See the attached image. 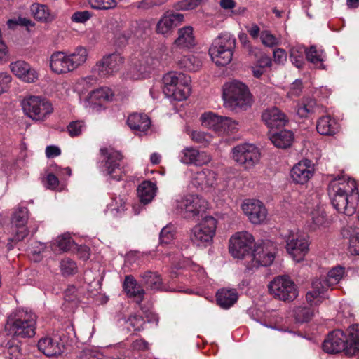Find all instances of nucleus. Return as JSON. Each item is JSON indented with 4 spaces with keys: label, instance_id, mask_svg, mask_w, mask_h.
<instances>
[{
    "label": "nucleus",
    "instance_id": "37",
    "mask_svg": "<svg viewBox=\"0 0 359 359\" xmlns=\"http://www.w3.org/2000/svg\"><path fill=\"white\" fill-rule=\"evenodd\" d=\"M309 217L311 220V228L313 230L328 225L325 212L323 207L316 205L309 212Z\"/></svg>",
    "mask_w": 359,
    "mask_h": 359
},
{
    "label": "nucleus",
    "instance_id": "1",
    "mask_svg": "<svg viewBox=\"0 0 359 359\" xmlns=\"http://www.w3.org/2000/svg\"><path fill=\"white\" fill-rule=\"evenodd\" d=\"M328 195L333 207L340 213L351 216L356 210L359 193L355 180L338 177L330 181Z\"/></svg>",
    "mask_w": 359,
    "mask_h": 359
},
{
    "label": "nucleus",
    "instance_id": "7",
    "mask_svg": "<svg viewBox=\"0 0 359 359\" xmlns=\"http://www.w3.org/2000/svg\"><path fill=\"white\" fill-rule=\"evenodd\" d=\"M274 297L282 301H293L299 294L298 287L287 276H278L268 285Z\"/></svg>",
    "mask_w": 359,
    "mask_h": 359
},
{
    "label": "nucleus",
    "instance_id": "17",
    "mask_svg": "<svg viewBox=\"0 0 359 359\" xmlns=\"http://www.w3.org/2000/svg\"><path fill=\"white\" fill-rule=\"evenodd\" d=\"M177 208L185 217H194L204 212L208 206L205 199L198 195H187L177 200Z\"/></svg>",
    "mask_w": 359,
    "mask_h": 359
},
{
    "label": "nucleus",
    "instance_id": "48",
    "mask_svg": "<svg viewBox=\"0 0 359 359\" xmlns=\"http://www.w3.org/2000/svg\"><path fill=\"white\" fill-rule=\"evenodd\" d=\"M55 244L58 247L59 250L64 252L72 250L76 245L74 240L67 233L58 236Z\"/></svg>",
    "mask_w": 359,
    "mask_h": 359
},
{
    "label": "nucleus",
    "instance_id": "23",
    "mask_svg": "<svg viewBox=\"0 0 359 359\" xmlns=\"http://www.w3.org/2000/svg\"><path fill=\"white\" fill-rule=\"evenodd\" d=\"M114 93L111 88L102 87L89 93L87 98L83 101V105L89 111H93L100 107V103L111 100Z\"/></svg>",
    "mask_w": 359,
    "mask_h": 359
},
{
    "label": "nucleus",
    "instance_id": "31",
    "mask_svg": "<svg viewBox=\"0 0 359 359\" xmlns=\"http://www.w3.org/2000/svg\"><path fill=\"white\" fill-rule=\"evenodd\" d=\"M67 54L74 72L87 62L89 52L86 47L79 46L73 51H67Z\"/></svg>",
    "mask_w": 359,
    "mask_h": 359
},
{
    "label": "nucleus",
    "instance_id": "28",
    "mask_svg": "<svg viewBox=\"0 0 359 359\" xmlns=\"http://www.w3.org/2000/svg\"><path fill=\"white\" fill-rule=\"evenodd\" d=\"M127 123L132 130L141 135L150 128L151 121L146 114L134 113L128 117Z\"/></svg>",
    "mask_w": 359,
    "mask_h": 359
},
{
    "label": "nucleus",
    "instance_id": "51",
    "mask_svg": "<svg viewBox=\"0 0 359 359\" xmlns=\"http://www.w3.org/2000/svg\"><path fill=\"white\" fill-rule=\"evenodd\" d=\"M260 39L264 46L269 48H273L280 43V39L268 30L261 32Z\"/></svg>",
    "mask_w": 359,
    "mask_h": 359
},
{
    "label": "nucleus",
    "instance_id": "43",
    "mask_svg": "<svg viewBox=\"0 0 359 359\" xmlns=\"http://www.w3.org/2000/svg\"><path fill=\"white\" fill-rule=\"evenodd\" d=\"M325 57V53L322 49H318L316 46H311L306 51V59L315 65L317 67L323 69V62Z\"/></svg>",
    "mask_w": 359,
    "mask_h": 359
},
{
    "label": "nucleus",
    "instance_id": "40",
    "mask_svg": "<svg viewBox=\"0 0 359 359\" xmlns=\"http://www.w3.org/2000/svg\"><path fill=\"white\" fill-rule=\"evenodd\" d=\"M203 56L201 55H188L183 56L178 62L179 65L188 71L196 72L202 66Z\"/></svg>",
    "mask_w": 359,
    "mask_h": 359
},
{
    "label": "nucleus",
    "instance_id": "18",
    "mask_svg": "<svg viewBox=\"0 0 359 359\" xmlns=\"http://www.w3.org/2000/svg\"><path fill=\"white\" fill-rule=\"evenodd\" d=\"M158 64V60L149 54L141 55L133 60L128 72L130 79L138 80L147 78L151 70Z\"/></svg>",
    "mask_w": 359,
    "mask_h": 359
},
{
    "label": "nucleus",
    "instance_id": "55",
    "mask_svg": "<svg viewBox=\"0 0 359 359\" xmlns=\"http://www.w3.org/2000/svg\"><path fill=\"white\" fill-rule=\"evenodd\" d=\"M89 4L95 9H111L116 6L115 0H88Z\"/></svg>",
    "mask_w": 359,
    "mask_h": 359
},
{
    "label": "nucleus",
    "instance_id": "45",
    "mask_svg": "<svg viewBox=\"0 0 359 359\" xmlns=\"http://www.w3.org/2000/svg\"><path fill=\"white\" fill-rule=\"evenodd\" d=\"M307 50L302 46L298 45L292 47L290 50V59L297 68H301L304 63V55L306 56Z\"/></svg>",
    "mask_w": 359,
    "mask_h": 359
},
{
    "label": "nucleus",
    "instance_id": "22",
    "mask_svg": "<svg viewBox=\"0 0 359 359\" xmlns=\"http://www.w3.org/2000/svg\"><path fill=\"white\" fill-rule=\"evenodd\" d=\"M329 288L324 278H316L311 283V289L307 292L306 299L311 306H318L326 298V292Z\"/></svg>",
    "mask_w": 359,
    "mask_h": 359
},
{
    "label": "nucleus",
    "instance_id": "35",
    "mask_svg": "<svg viewBox=\"0 0 359 359\" xmlns=\"http://www.w3.org/2000/svg\"><path fill=\"white\" fill-rule=\"evenodd\" d=\"M156 184L150 181L142 182L137 188V195L141 203H150L156 195Z\"/></svg>",
    "mask_w": 359,
    "mask_h": 359
},
{
    "label": "nucleus",
    "instance_id": "39",
    "mask_svg": "<svg viewBox=\"0 0 359 359\" xmlns=\"http://www.w3.org/2000/svg\"><path fill=\"white\" fill-rule=\"evenodd\" d=\"M34 18L42 22H50L55 19V15L43 4H33L30 8Z\"/></svg>",
    "mask_w": 359,
    "mask_h": 359
},
{
    "label": "nucleus",
    "instance_id": "46",
    "mask_svg": "<svg viewBox=\"0 0 359 359\" xmlns=\"http://www.w3.org/2000/svg\"><path fill=\"white\" fill-rule=\"evenodd\" d=\"M344 268L341 266H336L328 271L324 279L327 281L328 285L332 287L338 284L344 275Z\"/></svg>",
    "mask_w": 359,
    "mask_h": 359
},
{
    "label": "nucleus",
    "instance_id": "15",
    "mask_svg": "<svg viewBox=\"0 0 359 359\" xmlns=\"http://www.w3.org/2000/svg\"><path fill=\"white\" fill-rule=\"evenodd\" d=\"M232 158L245 168H253L260 158L259 149L252 144H241L232 149Z\"/></svg>",
    "mask_w": 359,
    "mask_h": 359
},
{
    "label": "nucleus",
    "instance_id": "6",
    "mask_svg": "<svg viewBox=\"0 0 359 359\" xmlns=\"http://www.w3.org/2000/svg\"><path fill=\"white\" fill-rule=\"evenodd\" d=\"M24 114L36 121H45L53 111L52 104L40 96L30 95L21 102Z\"/></svg>",
    "mask_w": 359,
    "mask_h": 359
},
{
    "label": "nucleus",
    "instance_id": "44",
    "mask_svg": "<svg viewBox=\"0 0 359 359\" xmlns=\"http://www.w3.org/2000/svg\"><path fill=\"white\" fill-rule=\"evenodd\" d=\"M190 82H186V83L179 84L178 86L173 88L172 93H167L165 95L168 97L172 98L177 101H182L186 100L191 92V88L189 86Z\"/></svg>",
    "mask_w": 359,
    "mask_h": 359
},
{
    "label": "nucleus",
    "instance_id": "30",
    "mask_svg": "<svg viewBox=\"0 0 359 359\" xmlns=\"http://www.w3.org/2000/svg\"><path fill=\"white\" fill-rule=\"evenodd\" d=\"M163 93L165 95L167 93H172L174 87L179 84L186 83V82H190V77L185 74L177 72H170L164 75L163 78Z\"/></svg>",
    "mask_w": 359,
    "mask_h": 359
},
{
    "label": "nucleus",
    "instance_id": "42",
    "mask_svg": "<svg viewBox=\"0 0 359 359\" xmlns=\"http://www.w3.org/2000/svg\"><path fill=\"white\" fill-rule=\"evenodd\" d=\"M223 119V116H217L212 112L204 113L201 116L202 125L217 133L221 129Z\"/></svg>",
    "mask_w": 359,
    "mask_h": 359
},
{
    "label": "nucleus",
    "instance_id": "61",
    "mask_svg": "<svg viewBox=\"0 0 359 359\" xmlns=\"http://www.w3.org/2000/svg\"><path fill=\"white\" fill-rule=\"evenodd\" d=\"M202 0H182L177 4V8L180 10H191L197 7Z\"/></svg>",
    "mask_w": 359,
    "mask_h": 359
},
{
    "label": "nucleus",
    "instance_id": "8",
    "mask_svg": "<svg viewBox=\"0 0 359 359\" xmlns=\"http://www.w3.org/2000/svg\"><path fill=\"white\" fill-rule=\"evenodd\" d=\"M284 239L287 253L294 261H302L309 250L308 237L298 231H290L284 235Z\"/></svg>",
    "mask_w": 359,
    "mask_h": 359
},
{
    "label": "nucleus",
    "instance_id": "58",
    "mask_svg": "<svg viewBox=\"0 0 359 359\" xmlns=\"http://www.w3.org/2000/svg\"><path fill=\"white\" fill-rule=\"evenodd\" d=\"M5 355L6 359H18L20 355V350L18 345L13 341H8L6 346Z\"/></svg>",
    "mask_w": 359,
    "mask_h": 359
},
{
    "label": "nucleus",
    "instance_id": "64",
    "mask_svg": "<svg viewBox=\"0 0 359 359\" xmlns=\"http://www.w3.org/2000/svg\"><path fill=\"white\" fill-rule=\"evenodd\" d=\"M273 59L275 62L283 64L287 60V53L283 48H276L273 50Z\"/></svg>",
    "mask_w": 359,
    "mask_h": 359
},
{
    "label": "nucleus",
    "instance_id": "10",
    "mask_svg": "<svg viewBox=\"0 0 359 359\" xmlns=\"http://www.w3.org/2000/svg\"><path fill=\"white\" fill-rule=\"evenodd\" d=\"M68 337L64 330L57 331L41 338L38 348L48 357L58 356L64 352Z\"/></svg>",
    "mask_w": 359,
    "mask_h": 359
},
{
    "label": "nucleus",
    "instance_id": "4",
    "mask_svg": "<svg viewBox=\"0 0 359 359\" xmlns=\"http://www.w3.org/2000/svg\"><path fill=\"white\" fill-rule=\"evenodd\" d=\"M36 316L24 309H16L8 317L5 329L13 336L32 337L35 334Z\"/></svg>",
    "mask_w": 359,
    "mask_h": 359
},
{
    "label": "nucleus",
    "instance_id": "5",
    "mask_svg": "<svg viewBox=\"0 0 359 359\" xmlns=\"http://www.w3.org/2000/svg\"><path fill=\"white\" fill-rule=\"evenodd\" d=\"M236 46V39L230 33L225 32L217 36L209 48V55L217 66H225L232 60Z\"/></svg>",
    "mask_w": 359,
    "mask_h": 359
},
{
    "label": "nucleus",
    "instance_id": "53",
    "mask_svg": "<svg viewBox=\"0 0 359 359\" xmlns=\"http://www.w3.org/2000/svg\"><path fill=\"white\" fill-rule=\"evenodd\" d=\"M60 269L62 275L71 276L77 271V266L74 261L69 258H65L60 262Z\"/></svg>",
    "mask_w": 359,
    "mask_h": 359
},
{
    "label": "nucleus",
    "instance_id": "33",
    "mask_svg": "<svg viewBox=\"0 0 359 359\" xmlns=\"http://www.w3.org/2000/svg\"><path fill=\"white\" fill-rule=\"evenodd\" d=\"M269 139L275 147L286 149L292 145L294 140V134L290 130H283L270 134Z\"/></svg>",
    "mask_w": 359,
    "mask_h": 359
},
{
    "label": "nucleus",
    "instance_id": "38",
    "mask_svg": "<svg viewBox=\"0 0 359 359\" xmlns=\"http://www.w3.org/2000/svg\"><path fill=\"white\" fill-rule=\"evenodd\" d=\"M318 106L315 100L310 97L302 98L296 107L297 114L301 118H306L315 113Z\"/></svg>",
    "mask_w": 359,
    "mask_h": 359
},
{
    "label": "nucleus",
    "instance_id": "3",
    "mask_svg": "<svg viewBox=\"0 0 359 359\" xmlns=\"http://www.w3.org/2000/svg\"><path fill=\"white\" fill-rule=\"evenodd\" d=\"M222 98L224 107L236 112L246 111L253 102L248 87L236 80L223 86Z\"/></svg>",
    "mask_w": 359,
    "mask_h": 359
},
{
    "label": "nucleus",
    "instance_id": "32",
    "mask_svg": "<svg viewBox=\"0 0 359 359\" xmlns=\"http://www.w3.org/2000/svg\"><path fill=\"white\" fill-rule=\"evenodd\" d=\"M196 44L193 34V28L184 27L178 30V37L175 41V45L180 48H191Z\"/></svg>",
    "mask_w": 359,
    "mask_h": 359
},
{
    "label": "nucleus",
    "instance_id": "49",
    "mask_svg": "<svg viewBox=\"0 0 359 359\" xmlns=\"http://www.w3.org/2000/svg\"><path fill=\"white\" fill-rule=\"evenodd\" d=\"M127 329L130 331L139 332L143 329L144 320L141 316L131 315L126 320Z\"/></svg>",
    "mask_w": 359,
    "mask_h": 359
},
{
    "label": "nucleus",
    "instance_id": "27",
    "mask_svg": "<svg viewBox=\"0 0 359 359\" xmlns=\"http://www.w3.org/2000/svg\"><path fill=\"white\" fill-rule=\"evenodd\" d=\"M184 15L180 13H167L158 21L156 25V32L163 35L168 34L173 27L181 23Z\"/></svg>",
    "mask_w": 359,
    "mask_h": 359
},
{
    "label": "nucleus",
    "instance_id": "56",
    "mask_svg": "<svg viewBox=\"0 0 359 359\" xmlns=\"http://www.w3.org/2000/svg\"><path fill=\"white\" fill-rule=\"evenodd\" d=\"M86 130V125L83 121H72L67 126V131L71 137L80 135Z\"/></svg>",
    "mask_w": 359,
    "mask_h": 359
},
{
    "label": "nucleus",
    "instance_id": "34",
    "mask_svg": "<svg viewBox=\"0 0 359 359\" xmlns=\"http://www.w3.org/2000/svg\"><path fill=\"white\" fill-rule=\"evenodd\" d=\"M217 302L223 309H229L238 300V293L235 289H221L217 293Z\"/></svg>",
    "mask_w": 359,
    "mask_h": 359
},
{
    "label": "nucleus",
    "instance_id": "16",
    "mask_svg": "<svg viewBox=\"0 0 359 359\" xmlns=\"http://www.w3.org/2000/svg\"><path fill=\"white\" fill-rule=\"evenodd\" d=\"M241 210L250 222L253 224H262L267 219V209L259 200H244L241 204Z\"/></svg>",
    "mask_w": 359,
    "mask_h": 359
},
{
    "label": "nucleus",
    "instance_id": "13",
    "mask_svg": "<svg viewBox=\"0 0 359 359\" xmlns=\"http://www.w3.org/2000/svg\"><path fill=\"white\" fill-rule=\"evenodd\" d=\"M125 62L124 57L119 53H113L104 56L93 67L94 75L100 78H107L116 74Z\"/></svg>",
    "mask_w": 359,
    "mask_h": 359
},
{
    "label": "nucleus",
    "instance_id": "21",
    "mask_svg": "<svg viewBox=\"0 0 359 359\" xmlns=\"http://www.w3.org/2000/svg\"><path fill=\"white\" fill-rule=\"evenodd\" d=\"M180 161L187 165L202 166L211 161V157L205 151H200L193 147H187L183 149L179 155Z\"/></svg>",
    "mask_w": 359,
    "mask_h": 359
},
{
    "label": "nucleus",
    "instance_id": "26",
    "mask_svg": "<svg viewBox=\"0 0 359 359\" xmlns=\"http://www.w3.org/2000/svg\"><path fill=\"white\" fill-rule=\"evenodd\" d=\"M217 182V174L215 171L209 169H203L196 172L191 179V184L194 187L204 190L213 187Z\"/></svg>",
    "mask_w": 359,
    "mask_h": 359
},
{
    "label": "nucleus",
    "instance_id": "14",
    "mask_svg": "<svg viewBox=\"0 0 359 359\" xmlns=\"http://www.w3.org/2000/svg\"><path fill=\"white\" fill-rule=\"evenodd\" d=\"M254 242L255 238L249 232H236L229 239V252L234 258L244 259L248 257L250 259V252Z\"/></svg>",
    "mask_w": 359,
    "mask_h": 359
},
{
    "label": "nucleus",
    "instance_id": "36",
    "mask_svg": "<svg viewBox=\"0 0 359 359\" xmlns=\"http://www.w3.org/2000/svg\"><path fill=\"white\" fill-rule=\"evenodd\" d=\"M318 132L323 135H333L338 130V124L330 116H323L316 125Z\"/></svg>",
    "mask_w": 359,
    "mask_h": 359
},
{
    "label": "nucleus",
    "instance_id": "9",
    "mask_svg": "<svg viewBox=\"0 0 359 359\" xmlns=\"http://www.w3.org/2000/svg\"><path fill=\"white\" fill-rule=\"evenodd\" d=\"M217 220L212 217H205L191 229V241L197 246L210 245L215 234Z\"/></svg>",
    "mask_w": 359,
    "mask_h": 359
},
{
    "label": "nucleus",
    "instance_id": "60",
    "mask_svg": "<svg viewBox=\"0 0 359 359\" xmlns=\"http://www.w3.org/2000/svg\"><path fill=\"white\" fill-rule=\"evenodd\" d=\"M92 16L90 11H77L72 15V20L75 22L83 23L88 20Z\"/></svg>",
    "mask_w": 359,
    "mask_h": 359
},
{
    "label": "nucleus",
    "instance_id": "50",
    "mask_svg": "<svg viewBox=\"0 0 359 359\" xmlns=\"http://www.w3.org/2000/svg\"><path fill=\"white\" fill-rule=\"evenodd\" d=\"M221 126V129L218 132L219 134H233L239 129L238 123L229 117H224Z\"/></svg>",
    "mask_w": 359,
    "mask_h": 359
},
{
    "label": "nucleus",
    "instance_id": "24",
    "mask_svg": "<svg viewBox=\"0 0 359 359\" xmlns=\"http://www.w3.org/2000/svg\"><path fill=\"white\" fill-rule=\"evenodd\" d=\"M314 165L309 159H303L296 164L291 170V177L297 184H306L313 175Z\"/></svg>",
    "mask_w": 359,
    "mask_h": 359
},
{
    "label": "nucleus",
    "instance_id": "19",
    "mask_svg": "<svg viewBox=\"0 0 359 359\" xmlns=\"http://www.w3.org/2000/svg\"><path fill=\"white\" fill-rule=\"evenodd\" d=\"M28 219L29 211L26 207L18 206L15 209L11 217L14 233L12 241H22L28 235L29 231L26 227Z\"/></svg>",
    "mask_w": 359,
    "mask_h": 359
},
{
    "label": "nucleus",
    "instance_id": "2",
    "mask_svg": "<svg viewBox=\"0 0 359 359\" xmlns=\"http://www.w3.org/2000/svg\"><path fill=\"white\" fill-rule=\"evenodd\" d=\"M348 333V338L340 330L332 332L324 340L323 350L327 353L346 351L347 354H354L359 351V325L350 326Z\"/></svg>",
    "mask_w": 359,
    "mask_h": 359
},
{
    "label": "nucleus",
    "instance_id": "12",
    "mask_svg": "<svg viewBox=\"0 0 359 359\" xmlns=\"http://www.w3.org/2000/svg\"><path fill=\"white\" fill-rule=\"evenodd\" d=\"M100 153L103 156L100 165L102 172L112 179L120 180L122 177L120 163L123 159L122 154L113 148H101Z\"/></svg>",
    "mask_w": 359,
    "mask_h": 359
},
{
    "label": "nucleus",
    "instance_id": "62",
    "mask_svg": "<svg viewBox=\"0 0 359 359\" xmlns=\"http://www.w3.org/2000/svg\"><path fill=\"white\" fill-rule=\"evenodd\" d=\"M302 89V81L297 79L291 84L287 95L290 97L299 96Z\"/></svg>",
    "mask_w": 359,
    "mask_h": 359
},
{
    "label": "nucleus",
    "instance_id": "47",
    "mask_svg": "<svg viewBox=\"0 0 359 359\" xmlns=\"http://www.w3.org/2000/svg\"><path fill=\"white\" fill-rule=\"evenodd\" d=\"M142 278L144 283L151 290H158L161 286V278L154 272L147 271L143 273Z\"/></svg>",
    "mask_w": 359,
    "mask_h": 359
},
{
    "label": "nucleus",
    "instance_id": "63",
    "mask_svg": "<svg viewBox=\"0 0 359 359\" xmlns=\"http://www.w3.org/2000/svg\"><path fill=\"white\" fill-rule=\"evenodd\" d=\"M131 347L135 351H147L149 348V343L144 339H139L133 341Z\"/></svg>",
    "mask_w": 359,
    "mask_h": 359
},
{
    "label": "nucleus",
    "instance_id": "54",
    "mask_svg": "<svg viewBox=\"0 0 359 359\" xmlns=\"http://www.w3.org/2000/svg\"><path fill=\"white\" fill-rule=\"evenodd\" d=\"M126 209V201L123 198L118 197L115 198L107 205V211L111 212L114 215H116L123 212Z\"/></svg>",
    "mask_w": 359,
    "mask_h": 359
},
{
    "label": "nucleus",
    "instance_id": "11",
    "mask_svg": "<svg viewBox=\"0 0 359 359\" xmlns=\"http://www.w3.org/2000/svg\"><path fill=\"white\" fill-rule=\"evenodd\" d=\"M276 252V247L271 241H262L257 244L250 255V261L248 262V268L271 265L275 259Z\"/></svg>",
    "mask_w": 359,
    "mask_h": 359
},
{
    "label": "nucleus",
    "instance_id": "41",
    "mask_svg": "<svg viewBox=\"0 0 359 359\" xmlns=\"http://www.w3.org/2000/svg\"><path fill=\"white\" fill-rule=\"evenodd\" d=\"M123 289L130 297H137V302L142 301L144 292L140 285H137L133 277L127 276L123 283Z\"/></svg>",
    "mask_w": 359,
    "mask_h": 359
},
{
    "label": "nucleus",
    "instance_id": "29",
    "mask_svg": "<svg viewBox=\"0 0 359 359\" xmlns=\"http://www.w3.org/2000/svg\"><path fill=\"white\" fill-rule=\"evenodd\" d=\"M262 118L271 128L283 126L287 121L285 114L276 107L266 109L262 114Z\"/></svg>",
    "mask_w": 359,
    "mask_h": 359
},
{
    "label": "nucleus",
    "instance_id": "52",
    "mask_svg": "<svg viewBox=\"0 0 359 359\" xmlns=\"http://www.w3.org/2000/svg\"><path fill=\"white\" fill-rule=\"evenodd\" d=\"M313 314V310L309 307H298L294 311L295 319L299 323L309 321Z\"/></svg>",
    "mask_w": 359,
    "mask_h": 359
},
{
    "label": "nucleus",
    "instance_id": "59",
    "mask_svg": "<svg viewBox=\"0 0 359 359\" xmlns=\"http://www.w3.org/2000/svg\"><path fill=\"white\" fill-rule=\"evenodd\" d=\"M12 76L8 72H0V95L6 93L11 86Z\"/></svg>",
    "mask_w": 359,
    "mask_h": 359
},
{
    "label": "nucleus",
    "instance_id": "57",
    "mask_svg": "<svg viewBox=\"0 0 359 359\" xmlns=\"http://www.w3.org/2000/svg\"><path fill=\"white\" fill-rule=\"evenodd\" d=\"M175 234V231L173 226L167 225L163 227L160 233L161 243H170L174 239Z\"/></svg>",
    "mask_w": 359,
    "mask_h": 359
},
{
    "label": "nucleus",
    "instance_id": "20",
    "mask_svg": "<svg viewBox=\"0 0 359 359\" xmlns=\"http://www.w3.org/2000/svg\"><path fill=\"white\" fill-rule=\"evenodd\" d=\"M11 72L25 83H34L39 79L37 71L25 60H19L9 65Z\"/></svg>",
    "mask_w": 359,
    "mask_h": 359
},
{
    "label": "nucleus",
    "instance_id": "25",
    "mask_svg": "<svg viewBox=\"0 0 359 359\" xmlns=\"http://www.w3.org/2000/svg\"><path fill=\"white\" fill-rule=\"evenodd\" d=\"M69 59L65 51H55L50 57L49 66L52 72L57 74L73 72Z\"/></svg>",
    "mask_w": 359,
    "mask_h": 359
}]
</instances>
